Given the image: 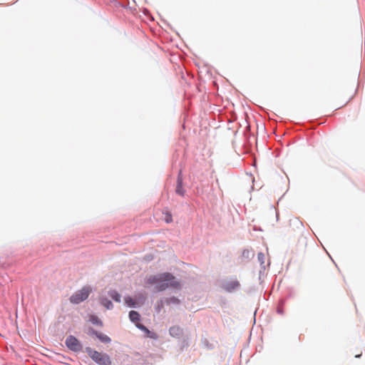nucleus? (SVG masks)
Returning <instances> with one entry per match:
<instances>
[{
	"instance_id": "nucleus-28",
	"label": "nucleus",
	"mask_w": 365,
	"mask_h": 365,
	"mask_svg": "<svg viewBox=\"0 0 365 365\" xmlns=\"http://www.w3.org/2000/svg\"><path fill=\"white\" fill-rule=\"evenodd\" d=\"M164 23H165L167 25H169V23L166 22V21H164Z\"/></svg>"
},
{
	"instance_id": "nucleus-18",
	"label": "nucleus",
	"mask_w": 365,
	"mask_h": 365,
	"mask_svg": "<svg viewBox=\"0 0 365 365\" xmlns=\"http://www.w3.org/2000/svg\"><path fill=\"white\" fill-rule=\"evenodd\" d=\"M144 334H145V337H146L148 339H151L155 340L158 338V335L154 331H151L148 328L144 332Z\"/></svg>"
},
{
	"instance_id": "nucleus-30",
	"label": "nucleus",
	"mask_w": 365,
	"mask_h": 365,
	"mask_svg": "<svg viewBox=\"0 0 365 365\" xmlns=\"http://www.w3.org/2000/svg\"><path fill=\"white\" fill-rule=\"evenodd\" d=\"M164 23H165L167 25H169V23L166 22V21H164Z\"/></svg>"
},
{
	"instance_id": "nucleus-21",
	"label": "nucleus",
	"mask_w": 365,
	"mask_h": 365,
	"mask_svg": "<svg viewBox=\"0 0 365 365\" xmlns=\"http://www.w3.org/2000/svg\"><path fill=\"white\" fill-rule=\"evenodd\" d=\"M98 333V331L95 329L93 327H88L87 331H86V334L89 336H91L93 337H96L97 334Z\"/></svg>"
},
{
	"instance_id": "nucleus-29",
	"label": "nucleus",
	"mask_w": 365,
	"mask_h": 365,
	"mask_svg": "<svg viewBox=\"0 0 365 365\" xmlns=\"http://www.w3.org/2000/svg\"><path fill=\"white\" fill-rule=\"evenodd\" d=\"M164 23H165L167 25H169V23L166 22V21H164Z\"/></svg>"
},
{
	"instance_id": "nucleus-2",
	"label": "nucleus",
	"mask_w": 365,
	"mask_h": 365,
	"mask_svg": "<svg viewBox=\"0 0 365 365\" xmlns=\"http://www.w3.org/2000/svg\"><path fill=\"white\" fill-rule=\"evenodd\" d=\"M84 352H86L97 365H113V361L110 356L106 352H100L90 346H86L84 349Z\"/></svg>"
},
{
	"instance_id": "nucleus-1",
	"label": "nucleus",
	"mask_w": 365,
	"mask_h": 365,
	"mask_svg": "<svg viewBox=\"0 0 365 365\" xmlns=\"http://www.w3.org/2000/svg\"><path fill=\"white\" fill-rule=\"evenodd\" d=\"M146 284L155 285V289L158 292H161L166 289L180 291L182 288L181 281L169 272L149 276L146 279Z\"/></svg>"
},
{
	"instance_id": "nucleus-15",
	"label": "nucleus",
	"mask_w": 365,
	"mask_h": 365,
	"mask_svg": "<svg viewBox=\"0 0 365 365\" xmlns=\"http://www.w3.org/2000/svg\"><path fill=\"white\" fill-rule=\"evenodd\" d=\"M89 322L96 326L103 327V321L96 314H92L89 317Z\"/></svg>"
},
{
	"instance_id": "nucleus-24",
	"label": "nucleus",
	"mask_w": 365,
	"mask_h": 365,
	"mask_svg": "<svg viewBox=\"0 0 365 365\" xmlns=\"http://www.w3.org/2000/svg\"><path fill=\"white\" fill-rule=\"evenodd\" d=\"M265 269H266V267H264V268L260 267V269L259 271V281L262 280V276H263L264 274Z\"/></svg>"
},
{
	"instance_id": "nucleus-4",
	"label": "nucleus",
	"mask_w": 365,
	"mask_h": 365,
	"mask_svg": "<svg viewBox=\"0 0 365 365\" xmlns=\"http://www.w3.org/2000/svg\"><path fill=\"white\" fill-rule=\"evenodd\" d=\"M146 297L144 294L139 292L134 296V297L126 295L124 297L125 304L130 308H139L145 304L146 302Z\"/></svg>"
},
{
	"instance_id": "nucleus-13",
	"label": "nucleus",
	"mask_w": 365,
	"mask_h": 365,
	"mask_svg": "<svg viewBox=\"0 0 365 365\" xmlns=\"http://www.w3.org/2000/svg\"><path fill=\"white\" fill-rule=\"evenodd\" d=\"M108 295L115 302H121V294L116 289L109 290Z\"/></svg>"
},
{
	"instance_id": "nucleus-23",
	"label": "nucleus",
	"mask_w": 365,
	"mask_h": 365,
	"mask_svg": "<svg viewBox=\"0 0 365 365\" xmlns=\"http://www.w3.org/2000/svg\"><path fill=\"white\" fill-rule=\"evenodd\" d=\"M276 312L278 314L283 315L284 314V307L277 306V307L276 309Z\"/></svg>"
},
{
	"instance_id": "nucleus-10",
	"label": "nucleus",
	"mask_w": 365,
	"mask_h": 365,
	"mask_svg": "<svg viewBox=\"0 0 365 365\" xmlns=\"http://www.w3.org/2000/svg\"><path fill=\"white\" fill-rule=\"evenodd\" d=\"M128 318L129 320L134 324H136L138 322H140L142 319L140 314L135 310H130L128 312Z\"/></svg>"
},
{
	"instance_id": "nucleus-16",
	"label": "nucleus",
	"mask_w": 365,
	"mask_h": 365,
	"mask_svg": "<svg viewBox=\"0 0 365 365\" xmlns=\"http://www.w3.org/2000/svg\"><path fill=\"white\" fill-rule=\"evenodd\" d=\"M241 257L242 258L245 259L247 261H250L254 257V253L250 250L244 249Z\"/></svg>"
},
{
	"instance_id": "nucleus-20",
	"label": "nucleus",
	"mask_w": 365,
	"mask_h": 365,
	"mask_svg": "<svg viewBox=\"0 0 365 365\" xmlns=\"http://www.w3.org/2000/svg\"><path fill=\"white\" fill-rule=\"evenodd\" d=\"M257 259L258 262H259L261 268L266 267V266L264 265L265 255L263 252H260L257 254Z\"/></svg>"
},
{
	"instance_id": "nucleus-14",
	"label": "nucleus",
	"mask_w": 365,
	"mask_h": 365,
	"mask_svg": "<svg viewBox=\"0 0 365 365\" xmlns=\"http://www.w3.org/2000/svg\"><path fill=\"white\" fill-rule=\"evenodd\" d=\"M164 302L166 305H170V304L178 305L181 303V300L175 296L165 297V298H164Z\"/></svg>"
},
{
	"instance_id": "nucleus-7",
	"label": "nucleus",
	"mask_w": 365,
	"mask_h": 365,
	"mask_svg": "<svg viewBox=\"0 0 365 365\" xmlns=\"http://www.w3.org/2000/svg\"><path fill=\"white\" fill-rule=\"evenodd\" d=\"M186 190L183 187V175L182 170H180L178 173L176 180L175 193L180 196H184Z\"/></svg>"
},
{
	"instance_id": "nucleus-9",
	"label": "nucleus",
	"mask_w": 365,
	"mask_h": 365,
	"mask_svg": "<svg viewBox=\"0 0 365 365\" xmlns=\"http://www.w3.org/2000/svg\"><path fill=\"white\" fill-rule=\"evenodd\" d=\"M98 302L100 305L105 307L108 310H111L113 309V304L112 301L109 299L106 296H99Z\"/></svg>"
},
{
	"instance_id": "nucleus-5",
	"label": "nucleus",
	"mask_w": 365,
	"mask_h": 365,
	"mask_svg": "<svg viewBox=\"0 0 365 365\" xmlns=\"http://www.w3.org/2000/svg\"><path fill=\"white\" fill-rule=\"evenodd\" d=\"M65 345L68 350L73 352L79 353L84 351L82 341L74 335L70 334L66 337Z\"/></svg>"
},
{
	"instance_id": "nucleus-3",
	"label": "nucleus",
	"mask_w": 365,
	"mask_h": 365,
	"mask_svg": "<svg viewBox=\"0 0 365 365\" xmlns=\"http://www.w3.org/2000/svg\"><path fill=\"white\" fill-rule=\"evenodd\" d=\"M93 292V288L90 285L83 287L81 289L75 292L70 297L69 302L72 304H79L86 301L90 294Z\"/></svg>"
},
{
	"instance_id": "nucleus-27",
	"label": "nucleus",
	"mask_w": 365,
	"mask_h": 365,
	"mask_svg": "<svg viewBox=\"0 0 365 365\" xmlns=\"http://www.w3.org/2000/svg\"><path fill=\"white\" fill-rule=\"evenodd\" d=\"M361 355H362V354H356V355L355 356V358L359 359V358H360V357L361 356Z\"/></svg>"
},
{
	"instance_id": "nucleus-25",
	"label": "nucleus",
	"mask_w": 365,
	"mask_h": 365,
	"mask_svg": "<svg viewBox=\"0 0 365 365\" xmlns=\"http://www.w3.org/2000/svg\"><path fill=\"white\" fill-rule=\"evenodd\" d=\"M285 302H286V299L285 298H282L279 299V304L277 306H280V307H283L284 306L285 304Z\"/></svg>"
},
{
	"instance_id": "nucleus-12",
	"label": "nucleus",
	"mask_w": 365,
	"mask_h": 365,
	"mask_svg": "<svg viewBox=\"0 0 365 365\" xmlns=\"http://www.w3.org/2000/svg\"><path fill=\"white\" fill-rule=\"evenodd\" d=\"M162 213L163 215V220L165 223L170 224L173 221L172 212L168 207H165Z\"/></svg>"
},
{
	"instance_id": "nucleus-26",
	"label": "nucleus",
	"mask_w": 365,
	"mask_h": 365,
	"mask_svg": "<svg viewBox=\"0 0 365 365\" xmlns=\"http://www.w3.org/2000/svg\"><path fill=\"white\" fill-rule=\"evenodd\" d=\"M188 346L187 341L185 339H183L181 349H182L185 346Z\"/></svg>"
},
{
	"instance_id": "nucleus-8",
	"label": "nucleus",
	"mask_w": 365,
	"mask_h": 365,
	"mask_svg": "<svg viewBox=\"0 0 365 365\" xmlns=\"http://www.w3.org/2000/svg\"><path fill=\"white\" fill-rule=\"evenodd\" d=\"M169 334L174 338L180 339L183 335V329L175 325L169 328Z\"/></svg>"
},
{
	"instance_id": "nucleus-11",
	"label": "nucleus",
	"mask_w": 365,
	"mask_h": 365,
	"mask_svg": "<svg viewBox=\"0 0 365 365\" xmlns=\"http://www.w3.org/2000/svg\"><path fill=\"white\" fill-rule=\"evenodd\" d=\"M96 339L104 344H109L112 341L111 338L109 336L101 331H98Z\"/></svg>"
},
{
	"instance_id": "nucleus-6",
	"label": "nucleus",
	"mask_w": 365,
	"mask_h": 365,
	"mask_svg": "<svg viewBox=\"0 0 365 365\" xmlns=\"http://www.w3.org/2000/svg\"><path fill=\"white\" fill-rule=\"evenodd\" d=\"M241 287L236 277H231L229 279H222L220 287L227 293H232Z\"/></svg>"
},
{
	"instance_id": "nucleus-17",
	"label": "nucleus",
	"mask_w": 365,
	"mask_h": 365,
	"mask_svg": "<svg viewBox=\"0 0 365 365\" xmlns=\"http://www.w3.org/2000/svg\"><path fill=\"white\" fill-rule=\"evenodd\" d=\"M202 346L207 350H212L215 349V345L209 341L207 338H202L201 339Z\"/></svg>"
},
{
	"instance_id": "nucleus-19",
	"label": "nucleus",
	"mask_w": 365,
	"mask_h": 365,
	"mask_svg": "<svg viewBox=\"0 0 365 365\" xmlns=\"http://www.w3.org/2000/svg\"><path fill=\"white\" fill-rule=\"evenodd\" d=\"M164 304H165L164 299H160L155 303V304L154 306V309L157 313L160 312V311L162 310V309L164 306Z\"/></svg>"
},
{
	"instance_id": "nucleus-22",
	"label": "nucleus",
	"mask_w": 365,
	"mask_h": 365,
	"mask_svg": "<svg viewBox=\"0 0 365 365\" xmlns=\"http://www.w3.org/2000/svg\"><path fill=\"white\" fill-rule=\"evenodd\" d=\"M135 326L138 329H140V331H142L143 333L148 329V327L144 325L143 324L138 322V324H135Z\"/></svg>"
}]
</instances>
